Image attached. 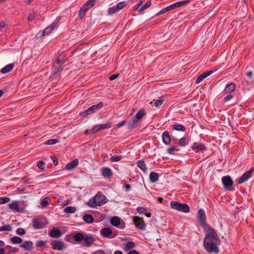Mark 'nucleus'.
I'll return each instance as SVG.
<instances>
[{
	"mask_svg": "<svg viewBox=\"0 0 254 254\" xmlns=\"http://www.w3.org/2000/svg\"><path fill=\"white\" fill-rule=\"evenodd\" d=\"M197 219L199 225L206 232L203 241V246L208 253L217 254L219 252L218 246L220 244V241L216 232L206 223L205 211L202 209L198 210Z\"/></svg>",
	"mask_w": 254,
	"mask_h": 254,
	"instance_id": "nucleus-1",
	"label": "nucleus"
},
{
	"mask_svg": "<svg viewBox=\"0 0 254 254\" xmlns=\"http://www.w3.org/2000/svg\"><path fill=\"white\" fill-rule=\"evenodd\" d=\"M107 202L105 196L101 193H97L92 199H90L88 203L91 207L101 206Z\"/></svg>",
	"mask_w": 254,
	"mask_h": 254,
	"instance_id": "nucleus-2",
	"label": "nucleus"
},
{
	"mask_svg": "<svg viewBox=\"0 0 254 254\" xmlns=\"http://www.w3.org/2000/svg\"><path fill=\"white\" fill-rule=\"evenodd\" d=\"M104 104L100 102L98 104L90 106L88 109L80 113L81 117H86L90 115L99 110L103 107Z\"/></svg>",
	"mask_w": 254,
	"mask_h": 254,
	"instance_id": "nucleus-3",
	"label": "nucleus"
},
{
	"mask_svg": "<svg viewBox=\"0 0 254 254\" xmlns=\"http://www.w3.org/2000/svg\"><path fill=\"white\" fill-rule=\"evenodd\" d=\"M172 208L177 210L188 213L190 211V207L189 205L186 203H181L178 202L172 201L170 203Z\"/></svg>",
	"mask_w": 254,
	"mask_h": 254,
	"instance_id": "nucleus-4",
	"label": "nucleus"
},
{
	"mask_svg": "<svg viewBox=\"0 0 254 254\" xmlns=\"http://www.w3.org/2000/svg\"><path fill=\"white\" fill-rule=\"evenodd\" d=\"M134 223L136 227L140 230H144L146 225L143 221L142 217L138 216H134L133 218Z\"/></svg>",
	"mask_w": 254,
	"mask_h": 254,
	"instance_id": "nucleus-5",
	"label": "nucleus"
},
{
	"mask_svg": "<svg viewBox=\"0 0 254 254\" xmlns=\"http://www.w3.org/2000/svg\"><path fill=\"white\" fill-rule=\"evenodd\" d=\"M222 182L224 188L229 190H231L233 182L229 176H226L222 178Z\"/></svg>",
	"mask_w": 254,
	"mask_h": 254,
	"instance_id": "nucleus-6",
	"label": "nucleus"
},
{
	"mask_svg": "<svg viewBox=\"0 0 254 254\" xmlns=\"http://www.w3.org/2000/svg\"><path fill=\"white\" fill-rule=\"evenodd\" d=\"M83 241V246L86 247H89L91 246V245L95 241V238L93 235H85Z\"/></svg>",
	"mask_w": 254,
	"mask_h": 254,
	"instance_id": "nucleus-7",
	"label": "nucleus"
},
{
	"mask_svg": "<svg viewBox=\"0 0 254 254\" xmlns=\"http://www.w3.org/2000/svg\"><path fill=\"white\" fill-rule=\"evenodd\" d=\"M51 245L55 250L61 251L65 248L64 242L59 240H53L51 242Z\"/></svg>",
	"mask_w": 254,
	"mask_h": 254,
	"instance_id": "nucleus-8",
	"label": "nucleus"
},
{
	"mask_svg": "<svg viewBox=\"0 0 254 254\" xmlns=\"http://www.w3.org/2000/svg\"><path fill=\"white\" fill-rule=\"evenodd\" d=\"M33 227L35 229H40L43 228L45 225V223L42 219L34 218L32 220Z\"/></svg>",
	"mask_w": 254,
	"mask_h": 254,
	"instance_id": "nucleus-9",
	"label": "nucleus"
},
{
	"mask_svg": "<svg viewBox=\"0 0 254 254\" xmlns=\"http://www.w3.org/2000/svg\"><path fill=\"white\" fill-rule=\"evenodd\" d=\"M254 170V169H251L248 171L244 173L239 179L238 184H242L249 180L252 177V174Z\"/></svg>",
	"mask_w": 254,
	"mask_h": 254,
	"instance_id": "nucleus-10",
	"label": "nucleus"
},
{
	"mask_svg": "<svg viewBox=\"0 0 254 254\" xmlns=\"http://www.w3.org/2000/svg\"><path fill=\"white\" fill-rule=\"evenodd\" d=\"M101 234L104 237L112 239L114 238L116 235L112 234V230L109 227H105L100 231Z\"/></svg>",
	"mask_w": 254,
	"mask_h": 254,
	"instance_id": "nucleus-11",
	"label": "nucleus"
},
{
	"mask_svg": "<svg viewBox=\"0 0 254 254\" xmlns=\"http://www.w3.org/2000/svg\"><path fill=\"white\" fill-rule=\"evenodd\" d=\"M191 149L195 152H198L199 151H203L206 149V147L202 143L198 142L194 143L191 147Z\"/></svg>",
	"mask_w": 254,
	"mask_h": 254,
	"instance_id": "nucleus-12",
	"label": "nucleus"
},
{
	"mask_svg": "<svg viewBox=\"0 0 254 254\" xmlns=\"http://www.w3.org/2000/svg\"><path fill=\"white\" fill-rule=\"evenodd\" d=\"M20 247L26 251H31L33 248V243L30 241H25L20 246Z\"/></svg>",
	"mask_w": 254,
	"mask_h": 254,
	"instance_id": "nucleus-13",
	"label": "nucleus"
},
{
	"mask_svg": "<svg viewBox=\"0 0 254 254\" xmlns=\"http://www.w3.org/2000/svg\"><path fill=\"white\" fill-rule=\"evenodd\" d=\"M57 23L58 21L57 19H56L52 24L47 27L43 30L42 35L43 36H46L50 33L52 32V31L55 28Z\"/></svg>",
	"mask_w": 254,
	"mask_h": 254,
	"instance_id": "nucleus-14",
	"label": "nucleus"
},
{
	"mask_svg": "<svg viewBox=\"0 0 254 254\" xmlns=\"http://www.w3.org/2000/svg\"><path fill=\"white\" fill-rule=\"evenodd\" d=\"M49 235L54 238H58L62 235V232L60 230L57 228H53L49 233Z\"/></svg>",
	"mask_w": 254,
	"mask_h": 254,
	"instance_id": "nucleus-15",
	"label": "nucleus"
},
{
	"mask_svg": "<svg viewBox=\"0 0 254 254\" xmlns=\"http://www.w3.org/2000/svg\"><path fill=\"white\" fill-rule=\"evenodd\" d=\"M213 73L212 70H209L202 73L201 75L198 76L196 80V83H199L201 82L204 78L210 75Z\"/></svg>",
	"mask_w": 254,
	"mask_h": 254,
	"instance_id": "nucleus-16",
	"label": "nucleus"
},
{
	"mask_svg": "<svg viewBox=\"0 0 254 254\" xmlns=\"http://www.w3.org/2000/svg\"><path fill=\"white\" fill-rule=\"evenodd\" d=\"M162 140L164 144L168 145L170 143L171 136L168 131H165L162 133Z\"/></svg>",
	"mask_w": 254,
	"mask_h": 254,
	"instance_id": "nucleus-17",
	"label": "nucleus"
},
{
	"mask_svg": "<svg viewBox=\"0 0 254 254\" xmlns=\"http://www.w3.org/2000/svg\"><path fill=\"white\" fill-rule=\"evenodd\" d=\"M102 175L104 178H109L113 175L111 170L108 167L102 169Z\"/></svg>",
	"mask_w": 254,
	"mask_h": 254,
	"instance_id": "nucleus-18",
	"label": "nucleus"
},
{
	"mask_svg": "<svg viewBox=\"0 0 254 254\" xmlns=\"http://www.w3.org/2000/svg\"><path fill=\"white\" fill-rule=\"evenodd\" d=\"M78 160L77 159H75L73 161L67 164L65 167V169L67 170H70L72 169H74L78 165Z\"/></svg>",
	"mask_w": 254,
	"mask_h": 254,
	"instance_id": "nucleus-19",
	"label": "nucleus"
},
{
	"mask_svg": "<svg viewBox=\"0 0 254 254\" xmlns=\"http://www.w3.org/2000/svg\"><path fill=\"white\" fill-rule=\"evenodd\" d=\"M84 238V235L81 233L75 232L73 235V239L75 242H80L83 241Z\"/></svg>",
	"mask_w": 254,
	"mask_h": 254,
	"instance_id": "nucleus-20",
	"label": "nucleus"
},
{
	"mask_svg": "<svg viewBox=\"0 0 254 254\" xmlns=\"http://www.w3.org/2000/svg\"><path fill=\"white\" fill-rule=\"evenodd\" d=\"M8 206L10 209L15 211L16 212H20V209L17 201H12L8 204Z\"/></svg>",
	"mask_w": 254,
	"mask_h": 254,
	"instance_id": "nucleus-21",
	"label": "nucleus"
},
{
	"mask_svg": "<svg viewBox=\"0 0 254 254\" xmlns=\"http://www.w3.org/2000/svg\"><path fill=\"white\" fill-rule=\"evenodd\" d=\"M236 88V85L233 83L228 84L225 87L224 91L226 93H229L233 92Z\"/></svg>",
	"mask_w": 254,
	"mask_h": 254,
	"instance_id": "nucleus-22",
	"label": "nucleus"
},
{
	"mask_svg": "<svg viewBox=\"0 0 254 254\" xmlns=\"http://www.w3.org/2000/svg\"><path fill=\"white\" fill-rule=\"evenodd\" d=\"M14 66V64L13 63L7 64L1 69V72L2 73H5L8 72L12 70V69H13Z\"/></svg>",
	"mask_w": 254,
	"mask_h": 254,
	"instance_id": "nucleus-23",
	"label": "nucleus"
},
{
	"mask_svg": "<svg viewBox=\"0 0 254 254\" xmlns=\"http://www.w3.org/2000/svg\"><path fill=\"white\" fill-rule=\"evenodd\" d=\"M175 8H176V6H175V5L174 3L165 7V8H163L162 9H161L158 13V15H159V14H163L164 13H165L166 12L168 11H169V10H173V9H175Z\"/></svg>",
	"mask_w": 254,
	"mask_h": 254,
	"instance_id": "nucleus-24",
	"label": "nucleus"
},
{
	"mask_svg": "<svg viewBox=\"0 0 254 254\" xmlns=\"http://www.w3.org/2000/svg\"><path fill=\"white\" fill-rule=\"evenodd\" d=\"M137 166L138 168H139L142 171L144 172L146 171V166L143 160H138L136 162Z\"/></svg>",
	"mask_w": 254,
	"mask_h": 254,
	"instance_id": "nucleus-25",
	"label": "nucleus"
},
{
	"mask_svg": "<svg viewBox=\"0 0 254 254\" xmlns=\"http://www.w3.org/2000/svg\"><path fill=\"white\" fill-rule=\"evenodd\" d=\"M149 179H150V181L151 183H155L158 180V179H159L158 174L154 172H152L150 174Z\"/></svg>",
	"mask_w": 254,
	"mask_h": 254,
	"instance_id": "nucleus-26",
	"label": "nucleus"
},
{
	"mask_svg": "<svg viewBox=\"0 0 254 254\" xmlns=\"http://www.w3.org/2000/svg\"><path fill=\"white\" fill-rule=\"evenodd\" d=\"M172 128L174 130L180 131H184L186 130L185 127L181 124H175L172 126Z\"/></svg>",
	"mask_w": 254,
	"mask_h": 254,
	"instance_id": "nucleus-27",
	"label": "nucleus"
},
{
	"mask_svg": "<svg viewBox=\"0 0 254 254\" xmlns=\"http://www.w3.org/2000/svg\"><path fill=\"white\" fill-rule=\"evenodd\" d=\"M120 223V219L117 216H114L111 219V223L114 226H119Z\"/></svg>",
	"mask_w": 254,
	"mask_h": 254,
	"instance_id": "nucleus-28",
	"label": "nucleus"
},
{
	"mask_svg": "<svg viewBox=\"0 0 254 254\" xmlns=\"http://www.w3.org/2000/svg\"><path fill=\"white\" fill-rule=\"evenodd\" d=\"M84 221L87 223H91L94 221L93 216L90 214H85L83 216Z\"/></svg>",
	"mask_w": 254,
	"mask_h": 254,
	"instance_id": "nucleus-29",
	"label": "nucleus"
},
{
	"mask_svg": "<svg viewBox=\"0 0 254 254\" xmlns=\"http://www.w3.org/2000/svg\"><path fill=\"white\" fill-rule=\"evenodd\" d=\"M190 2V0H185L183 1H178L174 3L176 8L182 6L186 5Z\"/></svg>",
	"mask_w": 254,
	"mask_h": 254,
	"instance_id": "nucleus-30",
	"label": "nucleus"
},
{
	"mask_svg": "<svg viewBox=\"0 0 254 254\" xmlns=\"http://www.w3.org/2000/svg\"><path fill=\"white\" fill-rule=\"evenodd\" d=\"M56 62L57 64H62L65 63V59H64V55H60L58 56Z\"/></svg>",
	"mask_w": 254,
	"mask_h": 254,
	"instance_id": "nucleus-31",
	"label": "nucleus"
},
{
	"mask_svg": "<svg viewBox=\"0 0 254 254\" xmlns=\"http://www.w3.org/2000/svg\"><path fill=\"white\" fill-rule=\"evenodd\" d=\"M135 247V243L132 241L128 242L125 246V250L128 251Z\"/></svg>",
	"mask_w": 254,
	"mask_h": 254,
	"instance_id": "nucleus-32",
	"label": "nucleus"
},
{
	"mask_svg": "<svg viewBox=\"0 0 254 254\" xmlns=\"http://www.w3.org/2000/svg\"><path fill=\"white\" fill-rule=\"evenodd\" d=\"M11 242L13 244H20L22 243V240L19 237L14 236L11 238Z\"/></svg>",
	"mask_w": 254,
	"mask_h": 254,
	"instance_id": "nucleus-33",
	"label": "nucleus"
},
{
	"mask_svg": "<svg viewBox=\"0 0 254 254\" xmlns=\"http://www.w3.org/2000/svg\"><path fill=\"white\" fill-rule=\"evenodd\" d=\"M76 208L73 206H67L65 207L64 211L65 213L71 214L74 213L76 211Z\"/></svg>",
	"mask_w": 254,
	"mask_h": 254,
	"instance_id": "nucleus-34",
	"label": "nucleus"
},
{
	"mask_svg": "<svg viewBox=\"0 0 254 254\" xmlns=\"http://www.w3.org/2000/svg\"><path fill=\"white\" fill-rule=\"evenodd\" d=\"M189 140L187 137H184L181 138L178 141V144L182 147L185 146L188 143Z\"/></svg>",
	"mask_w": 254,
	"mask_h": 254,
	"instance_id": "nucleus-35",
	"label": "nucleus"
},
{
	"mask_svg": "<svg viewBox=\"0 0 254 254\" xmlns=\"http://www.w3.org/2000/svg\"><path fill=\"white\" fill-rule=\"evenodd\" d=\"M145 114V112L144 110H141L139 111L137 114H136V118L137 120H141L142 119L144 115Z\"/></svg>",
	"mask_w": 254,
	"mask_h": 254,
	"instance_id": "nucleus-36",
	"label": "nucleus"
},
{
	"mask_svg": "<svg viewBox=\"0 0 254 254\" xmlns=\"http://www.w3.org/2000/svg\"><path fill=\"white\" fill-rule=\"evenodd\" d=\"M50 198L49 197L44 198L41 201V204L43 207H46L50 204Z\"/></svg>",
	"mask_w": 254,
	"mask_h": 254,
	"instance_id": "nucleus-37",
	"label": "nucleus"
},
{
	"mask_svg": "<svg viewBox=\"0 0 254 254\" xmlns=\"http://www.w3.org/2000/svg\"><path fill=\"white\" fill-rule=\"evenodd\" d=\"M137 123V121L135 119H132L129 121L127 123L128 128L132 129L134 128L135 125Z\"/></svg>",
	"mask_w": 254,
	"mask_h": 254,
	"instance_id": "nucleus-38",
	"label": "nucleus"
},
{
	"mask_svg": "<svg viewBox=\"0 0 254 254\" xmlns=\"http://www.w3.org/2000/svg\"><path fill=\"white\" fill-rule=\"evenodd\" d=\"M119 11V9H117L116 6L109 7L108 9V13L109 15H112L117 12Z\"/></svg>",
	"mask_w": 254,
	"mask_h": 254,
	"instance_id": "nucleus-39",
	"label": "nucleus"
},
{
	"mask_svg": "<svg viewBox=\"0 0 254 254\" xmlns=\"http://www.w3.org/2000/svg\"><path fill=\"white\" fill-rule=\"evenodd\" d=\"M180 149L177 146H173L167 149V152L170 154H174L175 151H179Z\"/></svg>",
	"mask_w": 254,
	"mask_h": 254,
	"instance_id": "nucleus-40",
	"label": "nucleus"
},
{
	"mask_svg": "<svg viewBox=\"0 0 254 254\" xmlns=\"http://www.w3.org/2000/svg\"><path fill=\"white\" fill-rule=\"evenodd\" d=\"M151 4V2L150 1H148L145 3V4L142 5L139 9H138L139 12H142L146 8H148Z\"/></svg>",
	"mask_w": 254,
	"mask_h": 254,
	"instance_id": "nucleus-41",
	"label": "nucleus"
},
{
	"mask_svg": "<svg viewBox=\"0 0 254 254\" xmlns=\"http://www.w3.org/2000/svg\"><path fill=\"white\" fill-rule=\"evenodd\" d=\"M111 124L109 122L98 125L101 129L109 128L111 127Z\"/></svg>",
	"mask_w": 254,
	"mask_h": 254,
	"instance_id": "nucleus-42",
	"label": "nucleus"
},
{
	"mask_svg": "<svg viewBox=\"0 0 254 254\" xmlns=\"http://www.w3.org/2000/svg\"><path fill=\"white\" fill-rule=\"evenodd\" d=\"M59 142V140L56 139H51L45 142V144L47 145H53Z\"/></svg>",
	"mask_w": 254,
	"mask_h": 254,
	"instance_id": "nucleus-43",
	"label": "nucleus"
},
{
	"mask_svg": "<svg viewBox=\"0 0 254 254\" xmlns=\"http://www.w3.org/2000/svg\"><path fill=\"white\" fill-rule=\"evenodd\" d=\"M10 200V198L7 197H0V204H5L8 202Z\"/></svg>",
	"mask_w": 254,
	"mask_h": 254,
	"instance_id": "nucleus-44",
	"label": "nucleus"
},
{
	"mask_svg": "<svg viewBox=\"0 0 254 254\" xmlns=\"http://www.w3.org/2000/svg\"><path fill=\"white\" fill-rule=\"evenodd\" d=\"M116 7L117 8V9H122L125 6H126V2L125 1H121L117 3V4L116 5Z\"/></svg>",
	"mask_w": 254,
	"mask_h": 254,
	"instance_id": "nucleus-45",
	"label": "nucleus"
},
{
	"mask_svg": "<svg viewBox=\"0 0 254 254\" xmlns=\"http://www.w3.org/2000/svg\"><path fill=\"white\" fill-rule=\"evenodd\" d=\"M122 158V156H112L110 158V161L111 162H117L120 161Z\"/></svg>",
	"mask_w": 254,
	"mask_h": 254,
	"instance_id": "nucleus-46",
	"label": "nucleus"
},
{
	"mask_svg": "<svg viewBox=\"0 0 254 254\" xmlns=\"http://www.w3.org/2000/svg\"><path fill=\"white\" fill-rule=\"evenodd\" d=\"M45 246V242L38 241L36 243V246L38 248H43Z\"/></svg>",
	"mask_w": 254,
	"mask_h": 254,
	"instance_id": "nucleus-47",
	"label": "nucleus"
},
{
	"mask_svg": "<svg viewBox=\"0 0 254 254\" xmlns=\"http://www.w3.org/2000/svg\"><path fill=\"white\" fill-rule=\"evenodd\" d=\"M94 2L95 0H89L87 1H86L85 3L89 9L94 6Z\"/></svg>",
	"mask_w": 254,
	"mask_h": 254,
	"instance_id": "nucleus-48",
	"label": "nucleus"
},
{
	"mask_svg": "<svg viewBox=\"0 0 254 254\" xmlns=\"http://www.w3.org/2000/svg\"><path fill=\"white\" fill-rule=\"evenodd\" d=\"M11 230V227L9 225H4L0 227V231H9Z\"/></svg>",
	"mask_w": 254,
	"mask_h": 254,
	"instance_id": "nucleus-49",
	"label": "nucleus"
},
{
	"mask_svg": "<svg viewBox=\"0 0 254 254\" xmlns=\"http://www.w3.org/2000/svg\"><path fill=\"white\" fill-rule=\"evenodd\" d=\"M16 232L17 234L19 235H24L26 233L25 230L21 228L17 229Z\"/></svg>",
	"mask_w": 254,
	"mask_h": 254,
	"instance_id": "nucleus-50",
	"label": "nucleus"
},
{
	"mask_svg": "<svg viewBox=\"0 0 254 254\" xmlns=\"http://www.w3.org/2000/svg\"><path fill=\"white\" fill-rule=\"evenodd\" d=\"M38 167L41 170H44L45 169V163L42 161H39L38 162Z\"/></svg>",
	"mask_w": 254,
	"mask_h": 254,
	"instance_id": "nucleus-51",
	"label": "nucleus"
},
{
	"mask_svg": "<svg viewBox=\"0 0 254 254\" xmlns=\"http://www.w3.org/2000/svg\"><path fill=\"white\" fill-rule=\"evenodd\" d=\"M7 247L11 249L10 251L9 252V254L11 253H16L18 252L19 249L17 248H12L11 247L9 246H7Z\"/></svg>",
	"mask_w": 254,
	"mask_h": 254,
	"instance_id": "nucleus-52",
	"label": "nucleus"
},
{
	"mask_svg": "<svg viewBox=\"0 0 254 254\" xmlns=\"http://www.w3.org/2000/svg\"><path fill=\"white\" fill-rule=\"evenodd\" d=\"M163 103V99H161L155 101V105L156 107H159Z\"/></svg>",
	"mask_w": 254,
	"mask_h": 254,
	"instance_id": "nucleus-53",
	"label": "nucleus"
},
{
	"mask_svg": "<svg viewBox=\"0 0 254 254\" xmlns=\"http://www.w3.org/2000/svg\"><path fill=\"white\" fill-rule=\"evenodd\" d=\"M145 211V208L143 207H138L137 208V211L139 214H143Z\"/></svg>",
	"mask_w": 254,
	"mask_h": 254,
	"instance_id": "nucleus-54",
	"label": "nucleus"
},
{
	"mask_svg": "<svg viewBox=\"0 0 254 254\" xmlns=\"http://www.w3.org/2000/svg\"><path fill=\"white\" fill-rule=\"evenodd\" d=\"M62 69V68L61 69L60 66L59 67H55V68H53V74H56L59 72H60Z\"/></svg>",
	"mask_w": 254,
	"mask_h": 254,
	"instance_id": "nucleus-55",
	"label": "nucleus"
},
{
	"mask_svg": "<svg viewBox=\"0 0 254 254\" xmlns=\"http://www.w3.org/2000/svg\"><path fill=\"white\" fill-rule=\"evenodd\" d=\"M80 9L82 10L84 12H86L89 9V8L87 7L86 4L84 3L83 5H82L81 7L80 8Z\"/></svg>",
	"mask_w": 254,
	"mask_h": 254,
	"instance_id": "nucleus-56",
	"label": "nucleus"
},
{
	"mask_svg": "<svg viewBox=\"0 0 254 254\" xmlns=\"http://www.w3.org/2000/svg\"><path fill=\"white\" fill-rule=\"evenodd\" d=\"M233 98V96L232 95H228L224 98V101L226 102Z\"/></svg>",
	"mask_w": 254,
	"mask_h": 254,
	"instance_id": "nucleus-57",
	"label": "nucleus"
},
{
	"mask_svg": "<svg viewBox=\"0 0 254 254\" xmlns=\"http://www.w3.org/2000/svg\"><path fill=\"white\" fill-rule=\"evenodd\" d=\"M100 130H101V129L99 127H98V126H95L93 128L92 132L95 133H96V132L99 131Z\"/></svg>",
	"mask_w": 254,
	"mask_h": 254,
	"instance_id": "nucleus-58",
	"label": "nucleus"
},
{
	"mask_svg": "<svg viewBox=\"0 0 254 254\" xmlns=\"http://www.w3.org/2000/svg\"><path fill=\"white\" fill-rule=\"evenodd\" d=\"M51 158L53 159L54 164L55 165H57L58 164V161L57 158L55 156H51Z\"/></svg>",
	"mask_w": 254,
	"mask_h": 254,
	"instance_id": "nucleus-59",
	"label": "nucleus"
},
{
	"mask_svg": "<svg viewBox=\"0 0 254 254\" xmlns=\"http://www.w3.org/2000/svg\"><path fill=\"white\" fill-rule=\"evenodd\" d=\"M119 76V74H115L112 75L110 76L109 79L110 80H113L116 79Z\"/></svg>",
	"mask_w": 254,
	"mask_h": 254,
	"instance_id": "nucleus-60",
	"label": "nucleus"
},
{
	"mask_svg": "<svg viewBox=\"0 0 254 254\" xmlns=\"http://www.w3.org/2000/svg\"><path fill=\"white\" fill-rule=\"evenodd\" d=\"M142 2L143 1H140L138 3H137L135 6H134V8H135V10H138V9H139V7L141 6V5L142 4Z\"/></svg>",
	"mask_w": 254,
	"mask_h": 254,
	"instance_id": "nucleus-61",
	"label": "nucleus"
},
{
	"mask_svg": "<svg viewBox=\"0 0 254 254\" xmlns=\"http://www.w3.org/2000/svg\"><path fill=\"white\" fill-rule=\"evenodd\" d=\"M34 18H35V16L33 14H29L28 17V20L29 21H30V22L32 21Z\"/></svg>",
	"mask_w": 254,
	"mask_h": 254,
	"instance_id": "nucleus-62",
	"label": "nucleus"
},
{
	"mask_svg": "<svg viewBox=\"0 0 254 254\" xmlns=\"http://www.w3.org/2000/svg\"><path fill=\"white\" fill-rule=\"evenodd\" d=\"M85 12H84L82 10L80 9L79 12V17L80 19H82L84 15H85Z\"/></svg>",
	"mask_w": 254,
	"mask_h": 254,
	"instance_id": "nucleus-63",
	"label": "nucleus"
},
{
	"mask_svg": "<svg viewBox=\"0 0 254 254\" xmlns=\"http://www.w3.org/2000/svg\"><path fill=\"white\" fill-rule=\"evenodd\" d=\"M127 254H139V252L136 250H131Z\"/></svg>",
	"mask_w": 254,
	"mask_h": 254,
	"instance_id": "nucleus-64",
	"label": "nucleus"
}]
</instances>
